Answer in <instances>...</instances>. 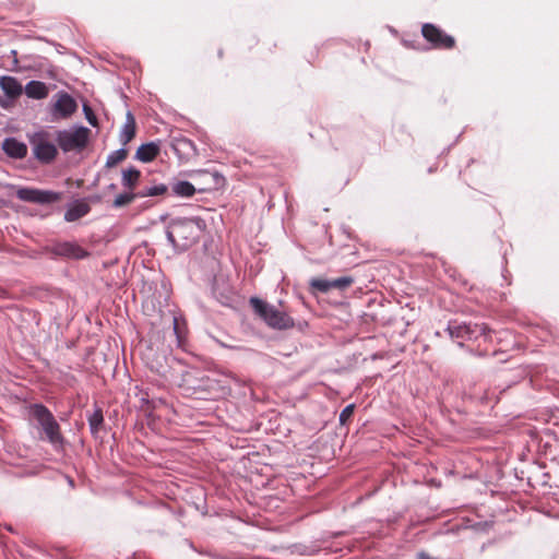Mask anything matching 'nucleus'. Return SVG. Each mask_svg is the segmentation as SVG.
<instances>
[{
    "label": "nucleus",
    "instance_id": "4",
    "mask_svg": "<svg viewBox=\"0 0 559 559\" xmlns=\"http://www.w3.org/2000/svg\"><path fill=\"white\" fill-rule=\"evenodd\" d=\"M90 129L80 127L74 130H62L56 132V141L64 152L81 151L87 145Z\"/></svg>",
    "mask_w": 559,
    "mask_h": 559
},
{
    "label": "nucleus",
    "instance_id": "20",
    "mask_svg": "<svg viewBox=\"0 0 559 559\" xmlns=\"http://www.w3.org/2000/svg\"><path fill=\"white\" fill-rule=\"evenodd\" d=\"M141 177V171L134 167H130L122 173V185L129 190H133Z\"/></svg>",
    "mask_w": 559,
    "mask_h": 559
},
{
    "label": "nucleus",
    "instance_id": "6",
    "mask_svg": "<svg viewBox=\"0 0 559 559\" xmlns=\"http://www.w3.org/2000/svg\"><path fill=\"white\" fill-rule=\"evenodd\" d=\"M423 37L435 48L449 50L455 47V39L431 23L421 26Z\"/></svg>",
    "mask_w": 559,
    "mask_h": 559
},
{
    "label": "nucleus",
    "instance_id": "23",
    "mask_svg": "<svg viewBox=\"0 0 559 559\" xmlns=\"http://www.w3.org/2000/svg\"><path fill=\"white\" fill-rule=\"evenodd\" d=\"M200 381L201 383L198 386H192L194 393H198L199 391L210 393L216 384L215 381L209 377H202Z\"/></svg>",
    "mask_w": 559,
    "mask_h": 559
},
{
    "label": "nucleus",
    "instance_id": "19",
    "mask_svg": "<svg viewBox=\"0 0 559 559\" xmlns=\"http://www.w3.org/2000/svg\"><path fill=\"white\" fill-rule=\"evenodd\" d=\"M52 253L71 259H82L88 253L83 247H52Z\"/></svg>",
    "mask_w": 559,
    "mask_h": 559
},
{
    "label": "nucleus",
    "instance_id": "29",
    "mask_svg": "<svg viewBox=\"0 0 559 559\" xmlns=\"http://www.w3.org/2000/svg\"><path fill=\"white\" fill-rule=\"evenodd\" d=\"M88 201H91V202H99L100 201V197H98V195L90 197Z\"/></svg>",
    "mask_w": 559,
    "mask_h": 559
},
{
    "label": "nucleus",
    "instance_id": "26",
    "mask_svg": "<svg viewBox=\"0 0 559 559\" xmlns=\"http://www.w3.org/2000/svg\"><path fill=\"white\" fill-rule=\"evenodd\" d=\"M166 191H167V187L165 185H157V186L148 188L141 195L142 197H145V195H150V197L162 195V194H165Z\"/></svg>",
    "mask_w": 559,
    "mask_h": 559
},
{
    "label": "nucleus",
    "instance_id": "25",
    "mask_svg": "<svg viewBox=\"0 0 559 559\" xmlns=\"http://www.w3.org/2000/svg\"><path fill=\"white\" fill-rule=\"evenodd\" d=\"M173 325H174V333L176 334L178 345H181L182 341L185 340L186 332L180 324L179 318L174 317Z\"/></svg>",
    "mask_w": 559,
    "mask_h": 559
},
{
    "label": "nucleus",
    "instance_id": "22",
    "mask_svg": "<svg viewBox=\"0 0 559 559\" xmlns=\"http://www.w3.org/2000/svg\"><path fill=\"white\" fill-rule=\"evenodd\" d=\"M104 421V416H103V412L102 409L97 408L93 412L92 415H90L88 417V425H90V429L92 431V433H96Z\"/></svg>",
    "mask_w": 559,
    "mask_h": 559
},
{
    "label": "nucleus",
    "instance_id": "16",
    "mask_svg": "<svg viewBox=\"0 0 559 559\" xmlns=\"http://www.w3.org/2000/svg\"><path fill=\"white\" fill-rule=\"evenodd\" d=\"M0 86L4 94L10 98H16L23 92L22 85L13 76H2L0 79Z\"/></svg>",
    "mask_w": 559,
    "mask_h": 559
},
{
    "label": "nucleus",
    "instance_id": "27",
    "mask_svg": "<svg viewBox=\"0 0 559 559\" xmlns=\"http://www.w3.org/2000/svg\"><path fill=\"white\" fill-rule=\"evenodd\" d=\"M354 404L347 405L340 414V423L345 425L354 414Z\"/></svg>",
    "mask_w": 559,
    "mask_h": 559
},
{
    "label": "nucleus",
    "instance_id": "17",
    "mask_svg": "<svg viewBox=\"0 0 559 559\" xmlns=\"http://www.w3.org/2000/svg\"><path fill=\"white\" fill-rule=\"evenodd\" d=\"M136 133V122L131 111L127 112L126 122L120 132V142L126 145L132 141Z\"/></svg>",
    "mask_w": 559,
    "mask_h": 559
},
{
    "label": "nucleus",
    "instance_id": "15",
    "mask_svg": "<svg viewBox=\"0 0 559 559\" xmlns=\"http://www.w3.org/2000/svg\"><path fill=\"white\" fill-rule=\"evenodd\" d=\"M342 251L338 255V265L343 267H353L360 263V259L358 257V251L356 247H342Z\"/></svg>",
    "mask_w": 559,
    "mask_h": 559
},
{
    "label": "nucleus",
    "instance_id": "14",
    "mask_svg": "<svg viewBox=\"0 0 559 559\" xmlns=\"http://www.w3.org/2000/svg\"><path fill=\"white\" fill-rule=\"evenodd\" d=\"M159 152V145L154 142H150L138 147L135 158L143 163H150L158 156Z\"/></svg>",
    "mask_w": 559,
    "mask_h": 559
},
{
    "label": "nucleus",
    "instance_id": "13",
    "mask_svg": "<svg viewBox=\"0 0 559 559\" xmlns=\"http://www.w3.org/2000/svg\"><path fill=\"white\" fill-rule=\"evenodd\" d=\"M90 211L91 206L86 200H76L69 205L64 219L67 222H75L85 216Z\"/></svg>",
    "mask_w": 559,
    "mask_h": 559
},
{
    "label": "nucleus",
    "instance_id": "28",
    "mask_svg": "<svg viewBox=\"0 0 559 559\" xmlns=\"http://www.w3.org/2000/svg\"><path fill=\"white\" fill-rule=\"evenodd\" d=\"M83 110H84V114H85V118L86 120L93 126V127H96L97 126V118L93 111V109L88 106V105H84L83 106Z\"/></svg>",
    "mask_w": 559,
    "mask_h": 559
},
{
    "label": "nucleus",
    "instance_id": "11",
    "mask_svg": "<svg viewBox=\"0 0 559 559\" xmlns=\"http://www.w3.org/2000/svg\"><path fill=\"white\" fill-rule=\"evenodd\" d=\"M171 148L181 160H189L197 155L194 143L186 136L173 138Z\"/></svg>",
    "mask_w": 559,
    "mask_h": 559
},
{
    "label": "nucleus",
    "instance_id": "2",
    "mask_svg": "<svg viewBox=\"0 0 559 559\" xmlns=\"http://www.w3.org/2000/svg\"><path fill=\"white\" fill-rule=\"evenodd\" d=\"M250 305L254 311L264 320V322L277 330L292 329L295 325L293 318L286 312L278 310L273 305H270L257 297L250 299Z\"/></svg>",
    "mask_w": 559,
    "mask_h": 559
},
{
    "label": "nucleus",
    "instance_id": "12",
    "mask_svg": "<svg viewBox=\"0 0 559 559\" xmlns=\"http://www.w3.org/2000/svg\"><path fill=\"white\" fill-rule=\"evenodd\" d=\"M2 150L12 158H24L27 155V146L14 138L5 139L2 143Z\"/></svg>",
    "mask_w": 559,
    "mask_h": 559
},
{
    "label": "nucleus",
    "instance_id": "7",
    "mask_svg": "<svg viewBox=\"0 0 559 559\" xmlns=\"http://www.w3.org/2000/svg\"><path fill=\"white\" fill-rule=\"evenodd\" d=\"M16 197L21 201L35 204H51L61 200V193L36 188L20 187Z\"/></svg>",
    "mask_w": 559,
    "mask_h": 559
},
{
    "label": "nucleus",
    "instance_id": "9",
    "mask_svg": "<svg viewBox=\"0 0 559 559\" xmlns=\"http://www.w3.org/2000/svg\"><path fill=\"white\" fill-rule=\"evenodd\" d=\"M78 104L72 96L67 93H59L55 102L51 112L58 119L69 118L75 112Z\"/></svg>",
    "mask_w": 559,
    "mask_h": 559
},
{
    "label": "nucleus",
    "instance_id": "30",
    "mask_svg": "<svg viewBox=\"0 0 559 559\" xmlns=\"http://www.w3.org/2000/svg\"><path fill=\"white\" fill-rule=\"evenodd\" d=\"M168 237H169V240H170L171 242H175V240L173 239V233H171V231H169V233H168Z\"/></svg>",
    "mask_w": 559,
    "mask_h": 559
},
{
    "label": "nucleus",
    "instance_id": "18",
    "mask_svg": "<svg viewBox=\"0 0 559 559\" xmlns=\"http://www.w3.org/2000/svg\"><path fill=\"white\" fill-rule=\"evenodd\" d=\"M25 94L29 98L43 99L48 95V88L45 83L40 81H31L25 86Z\"/></svg>",
    "mask_w": 559,
    "mask_h": 559
},
{
    "label": "nucleus",
    "instance_id": "1",
    "mask_svg": "<svg viewBox=\"0 0 559 559\" xmlns=\"http://www.w3.org/2000/svg\"><path fill=\"white\" fill-rule=\"evenodd\" d=\"M31 414L41 428L45 439L52 445H62L64 438L61 433L60 425L56 420L52 413L43 404H33Z\"/></svg>",
    "mask_w": 559,
    "mask_h": 559
},
{
    "label": "nucleus",
    "instance_id": "5",
    "mask_svg": "<svg viewBox=\"0 0 559 559\" xmlns=\"http://www.w3.org/2000/svg\"><path fill=\"white\" fill-rule=\"evenodd\" d=\"M34 156L44 164L51 163L57 156V147L50 133L39 131L29 138Z\"/></svg>",
    "mask_w": 559,
    "mask_h": 559
},
{
    "label": "nucleus",
    "instance_id": "3",
    "mask_svg": "<svg viewBox=\"0 0 559 559\" xmlns=\"http://www.w3.org/2000/svg\"><path fill=\"white\" fill-rule=\"evenodd\" d=\"M199 176L205 179V185L198 188L199 192L215 190L225 181L224 177L216 171L202 170ZM171 190L176 195L189 198L195 193L197 188L189 181H178L171 186Z\"/></svg>",
    "mask_w": 559,
    "mask_h": 559
},
{
    "label": "nucleus",
    "instance_id": "24",
    "mask_svg": "<svg viewBox=\"0 0 559 559\" xmlns=\"http://www.w3.org/2000/svg\"><path fill=\"white\" fill-rule=\"evenodd\" d=\"M135 198H136V194H134L132 192L121 193V194L117 195L116 199L114 200V206L115 207L126 206V205L130 204L131 202H133Z\"/></svg>",
    "mask_w": 559,
    "mask_h": 559
},
{
    "label": "nucleus",
    "instance_id": "8",
    "mask_svg": "<svg viewBox=\"0 0 559 559\" xmlns=\"http://www.w3.org/2000/svg\"><path fill=\"white\" fill-rule=\"evenodd\" d=\"M487 325L481 323H465L451 321L448 324V331L452 338H465V340H476L480 335H486Z\"/></svg>",
    "mask_w": 559,
    "mask_h": 559
},
{
    "label": "nucleus",
    "instance_id": "10",
    "mask_svg": "<svg viewBox=\"0 0 559 559\" xmlns=\"http://www.w3.org/2000/svg\"><path fill=\"white\" fill-rule=\"evenodd\" d=\"M354 283V277L352 276H342L335 280H324V278H313L310 282L311 287L321 292L328 293L329 290L336 288L340 290H344L348 288Z\"/></svg>",
    "mask_w": 559,
    "mask_h": 559
},
{
    "label": "nucleus",
    "instance_id": "21",
    "mask_svg": "<svg viewBox=\"0 0 559 559\" xmlns=\"http://www.w3.org/2000/svg\"><path fill=\"white\" fill-rule=\"evenodd\" d=\"M128 156V151L124 150V148H120V150H117L115 152H112L108 157H107V160H106V167L107 168H112L115 167L116 165H118L119 163H121L122 160H124Z\"/></svg>",
    "mask_w": 559,
    "mask_h": 559
}]
</instances>
